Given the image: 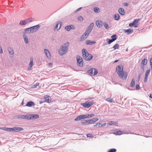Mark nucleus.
<instances>
[{
  "instance_id": "4d7b16f0",
  "label": "nucleus",
  "mask_w": 152,
  "mask_h": 152,
  "mask_svg": "<svg viewBox=\"0 0 152 152\" xmlns=\"http://www.w3.org/2000/svg\"><path fill=\"white\" fill-rule=\"evenodd\" d=\"M136 88L137 89H139V88H140L139 85L138 84L136 86Z\"/></svg>"
},
{
  "instance_id": "a19ab883",
  "label": "nucleus",
  "mask_w": 152,
  "mask_h": 152,
  "mask_svg": "<svg viewBox=\"0 0 152 152\" xmlns=\"http://www.w3.org/2000/svg\"><path fill=\"white\" fill-rule=\"evenodd\" d=\"M3 129L7 131L11 132V128H10L4 127Z\"/></svg>"
},
{
  "instance_id": "13d9d810",
  "label": "nucleus",
  "mask_w": 152,
  "mask_h": 152,
  "mask_svg": "<svg viewBox=\"0 0 152 152\" xmlns=\"http://www.w3.org/2000/svg\"><path fill=\"white\" fill-rule=\"evenodd\" d=\"M128 4L127 3H124V5L125 6H128Z\"/></svg>"
},
{
  "instance_id": "423d86ee",
  "label": "nucleus",
  "mask_w": 152,
  "mask_h": 152,
  "mask_svg": "<svg viewBox=\"0 0 152 152\" xmlns=\"http://www.w3.org/2000/svg\"><path fill=\"white\" fill-rule=\"evenodd\" d=\"M77 65L80 66H82L83 65V59L81 57L77 56Z\"/></svg>"
},
{
  "instance_id": "6ab92c4d",
  "label": "nucleus",
  "mask_w": 152,
  "mask_h": 152,
  "mask_svg": "<svg viewBox=\"0 0 152 152\" xmlns=\"http://www.w3.org/2000/svg\"><path fill=\"white\" fill-rule=\"evenodd\" d=\"M33 57H31L30 58V61L29 63V66L30 67H28V70H29L31 69V68L32 67V66L33 65Z\"/></svg>"
},
{
  "instance_id": "6e6552de",
  "label": "nucleus",
  "mask_w": 152,
  "mask_h": 152,
  "mask_svg": "<svg viewBox=\"0 0 152 152\" xmlns=\"http://www.w3.org/2000/svg\"><path fill=\"white\" fill-rule=\"evenodd\" d=\"M119 77L123 80H126L127 76V74L126 72L123 71L118 75Z\"/></svg>"
},
{
  "instance_id": "f257e3e1",
  "label": "nucleus",
  "mask_w": 152,
  "mask_h": 152,
  "mask_svg": "<svg viewBox=\"0 0 152 152\" xmlns=\"http://www.w3.org/2000/svg\"><path fill=\"white\" fill-rule=\"evenodd\" d=\"M94 26L93 23H91L89 26H88L87 29L86 30L85 33L83 34L81 37V39L82 40L85 39L88 34L90 33L93 28Z\"/></svg>"
},
{
  "instance_id": "680f3d73",
  "label": "nucleus",
  "mask_w": 152,
  "mask_h": 152,
  "mask_svg": "<svg viewBox=\"0 0 152 152\" xmlns=\"http://www.w3.org/2000/svg\"><path fill=\"white\" fill-rule=\"evenodd\" d=\"M150 97L151 98H152V97H151V94H150Z\"/></svg>"
},
{
  "instance_id": "393cba45",
  "label": "nucleus",
  "mask_w": 152,
  "mask_h": 152,
  "mask_svg": "<svg viewBox=\"0 0 152 152\" xmlns=\"http://www.w3.org/2000/svg\"><path fill=\"white\" fill-rule=\"evenodd\" d=\"M15 132H18L23 130V129L20 127H15Z\"/></svg>"
},
{
  "instance_id": "603ef678",
  "label": "nucleus",
  "mask_w": 152,
  "mask_h": 152,
  "mask_svg": "<svg viewBox=\"0 0 152 152\" xmlns=\"http://www.w3.org/2000/svg\"><path fill=\"white\" fill-rule=\"evenodd\" d=\"M82 123L83 124H85L87 123L86 120H84L82 121Z\"/></svg>"
},
{
  "instance_id": "c756f323",
  "label": "nucleus",
  "mask_w": 152,
  "mask_h": 152,
  "mask_svg": "<svg viewBox=\"0 0 152 152\" xmlns=\"http://www.w3.org/2000/svg\"><path fill=\"white\" fill-rule=\"evenodd\" d=\"M23 37H24V40L25 42L27 44L28 43V40L27 37L26 36L25 34H24Z\"/></svg>"
},
{
  "instance_id": "de8ad7c7",
  "label": "nucleus",
  "mask_w": 152,
  "mask_h": 152,
  "mask_svg": "<svg viewBox=\"0 0 152 152\" xmlns=\"http://www.w3.org/2000/svg\"><path fill=\"white\" fill-rule=\"evenodd\" d=\"M39 85V83H37L35 85H34V86H33V88H36L37 87V86H38Z\"/></svg>"
},
{
  "instance_id": "bf43d9fd",
  "label": "nucleus",
  "mask_w": 152,
  "mask_h": 152,
  "mask_svg": "<svg viewBox=\"0 0 152 152\" xmlns=\"http://www.w3.org/2000/svg\"><path fill=\"white\" fill-rule=\"evenodd\" d=\"M82 7L79 8L77 9L76 11V12H78V11H80L82 9Z\"/></svg>"
},
{
  "instance_id": "473e14b6",
  "label": "nucleus",
  "mask_w": 152,
  "mask_h": 152,
  "mask_svg": "<svg viewBox=\"0 0 152 152\" xmlns=\"http://www.w3.org/2000/svg\"><path fill=\"white\" fill-rule=\"evenodd\" d=\"M103 25L104 27L107 29H109V27L107 24V23L105 22L103 23Z\"/></svg>"
},
{
  "instance_id": "e2e57ef3",
  "label": "nucleus",
  "mask_w": 152,
  "mask_h": 152,
  "mask_svg": "<svg viewBox=\"0 0 152 152\" xmlns=\"http://www.w3.org/2000/svg\"><path fill=\"white\" fill-rule=\"evenodd\" d=\"M134 27H137V26L135 25L134 26Z\"/></svg>"
},
{
  "instance_id": "cd10ccee",
  "label": "nucleus",
  "mask_w": 152,
  "mask_h": 152,
  "mask_svg": "<svg viewBox=\"0 0 152 152\" xmlns=\"http://www.w3.org/2000/svg\"><path fill=\"white\" fill-rule=\"evenodd\" d=\"M8 51H9L10 53V54L12 55L14 54V51H13V49L12 48H9L8 49Z\"/></svg>"
},
{
  "instance_id": "20e7f679",
  "label": "nucleus",
  "mask_w": 152,
  "mask_h": 152,
  "mask_svg": "<svg viewBox=\"0 0 152 152\" xmlns=\"http://www.w3.org/2000/svg\"><path fill=\"white\" fill-rule=\"evenodd\" d=\"M39 28V25H37L25 29V31L27 33H33L37 31Z\"/></svg>"
},
{
  "instance_id": "39448f33",
  "label": "nucleus",
  "mask_w": 152,
  "mask_h": 152,
  "mask_svg": "<svg viewBox=\"0 0 152 152\" xmlns=\"http://www.w3.org/2000/svg\"><path fill=\"white\" fill-rule=\"evenodd\" d=\"M94 103V102L93 100H88L85 102L81 103L80 104L84 108H88L92 105Z\"/></svg>"
},
{
  "instance_id": "58836bf2",
  "label": "nucleus",
  "mask_w": 152,
  "mask_h": 152,
  "mask_svg": "<svg viewBox=\"0 0 152 152\" xmlns=\"http://www.w3.org/2000/svg\"><path fill=\"white\" fill-rule=\"evenodd\" d=\"M140 20V19H135L133 21L132 23H134V25L135 24L137 23Z\"/></svg>"
},
{
  "instance_id": "412c9836",
  "label": "nucleus",
  "mask_w": 152,
  "mask_h": 152,
  "mask_svg": "<svg viewBox=\"0 0 152 152\" xmlns=\"http://www.w3.org/2000/svg\"><path fill=\"white\" fill-rule=\"evenodd\" d=\"M118 12L121 15H124L125 13L124 10L122 8H121L118 9Z\"/></svg>"
},
{
  "instance_id": "bb28decb",
  "label": "nucleus",
  "mask_w": 152,
  "mask_h": 152,
  "mask_svg": "<svg viewBox=\"0 0 152 152\" xmlns=\"http://www.w3.org/2000/svg\"><path fill=\"white\" fill-rule=\"evenodd\" d=\"M31 114L25 115V119L30 120L31 119Z\"/></svg>"
},
{
  "instance_id": "9d476101",
  "label": "nucleus",
  "mask_w": 152,
  "mask_h": 152,
  "mask_svg": "<svg viewBox=\"0 0 152 152\" xmlns=\"http://www.w3.org/2000/svg\"><path fill=\"white\" fill-rule=\"evenodd\" d=\"M94 115L93 114H87L86 115H80V118H81V119H84L86 118H90L92 117H93L94 116Z\"/></svg>"
},
{
  "instance_id": "aec40b11",
  "label": "nucleus",
  "mask_w": 152,
  "mask_h": 152,
  "mask_svg": "<svg viewBox=\"0 0 152 152\" xmlns=\"http://www.w3.org/2000/svg\"><path fill=\"white\" fill-rule=\"evenodd\" d=\"M96 43V42L94 41H91L89 40H87L86 41V44L87 45H91Z\"/></svg>"
},
{
  "instance_id": "f8f14e48",
  "label": "nucleus",
  "mask_w": 152,
  "mask_h": 152,
  "mask_svg": "<svg viewBox=\"0 0 152 152\" xmlns=\"http://www.w3.org/2000/svg\"><path fill=\"white\" fill-rule=\"evenodd\" d=\"M106 124V123H103L102 124H101L99 123H96V124L94 125V126L95 127L96 126H98V128H100L102 127L103 126H105Z\"/></svg>"
},
{
  "instance_id": "a211bd4d",
  "label": "nucleus",
  "mask_w": 152,
  "mask_h": 152,
  "mask_svg": "<svg viewBox=\"0 0 152 152\" xmlns=\"http://www.w3.org/2000/svg\"><path fill=\"white\" fill-rule=\"evenodd\" d=\"M46 56L48 58H49L50 57V54L49 51L46 49H45L44 50Z\"/></svg>"
},
{
  "instance_id": "a878e982",
  "label": "nucleus",
  "mask_w": 152,
  "mask_h": 152,
  "mask_svg": "<svg viewBox=\"0 0 152 152\" xmlns=\"http://www.w3.org/2000/svg\"><path fill=\"white\" fill-rule=\"evenodd\" d=\"M125 33H127L128 34H130L133 32V30L131 29H126L124 30Z\"/></svg>"
},
{
  "instance_id": "7ed1b4c3",
  "label": "nucleus",
  "mask_w": 152,
  "mask_h": 152,
  "mask_svg": "<svg viewBox=\"0 0 152 152\" xmlns=\"http://www.w3.org/2000/svg\"><path fill=\"white\" fill-rule=\"evenodd\" d=\"M69 45V43L67 42L61 46V48L59 51V53L60 55L62 56L67 52Z\"/></svg>"
},
{
  "instance_id": "0eeeda50",
  "label": "nucleus",
  "mask_w": 152,
  "mask_h": 152,
  "mask_svg": "<svg viewBox=\"0 0 152 152\" xmlns=\"http://www.w3.org/2000/svg\"><path fill=\"white\" fill-rule=\"evenodd\" d=\"M88 73L91 75L94 76L97 74L98 71L97 69L92 68L89 70Z\"/></svg>"
},
{
  "instance_id": "f03ea898",
  "label": "nucleus",
  "mask_w": 152,
  "mask_h": 152,
  "mask_svg": "<svg viewBox=\"0 0 152 152\" xmlns=\"http://www.w3.org/2000/svg\"><path fill=\"white\" fill-rule=\"evenodd\" d=\"M82 52L83 57L84 59L86 60H90L92 59V55L89 54L86 49L84 48L82 50Z\"/></svg>"
},
{
  "instance_id": "1a4fd4ad",
  "label": "nucleus",
  "mask_w": 152,
  "mask_h": 152,
  "mask_svg": "<svg viewBox=\"0 0 152 152\" xmlns=\"http://www.w3.org/2000/svg\"><path fill=\"white\" fill-rule=\"evenodd\" d=\"M123 67L121 65L118 66L116 69V72L118 75L123 71Z\"/></svg>"
},
{
  "instance_id": "7c9ffc66",
  "label": "nucleus",
  "mask_w": 152,
  "mask_h": 152,
  "mask_svg": "<svg viewBox=\"0 0 152 152\" xmlns=\"http://www.w3.org/2000/svg\"><path fill=\"white\" fill-rule=\"evenodd\" d=\"M120 16L118 14H116L115 15L114 18L115 20H118L119 19Z\"/></svg>"
},
{
  "instance_id": "e433bc0d",
  "label": "nucleus",
  "mask_w": 152,
  "mask_h": 152,
  "mask_svg": "<svg viewBox=\"0 0 152 152\" xmlns=\"http://www.w3.org/2000/svg\"><path fill=\"white\" fill-rule=\"evenodd\" d=\"M116 39V38L112 39H109L108 41V44H110L111 43L114 41Z\"/></svg>"
},
{
  "instance_id": "ddd939ff",
  "label": "nucleus",
  "mask_w": 152,
  "mask_h": 152,
  "mask_svg": "<svg viewBox=\"0 0 152 152\" xmlns=\"http://www.w3.org/2000/svg\"><path fill=\"white\" fill-rule=\"evenodd\" d=\"M75 27L72 25L67 26H65V29L67 31H69L71 29H75Z\"/></svg>"
},
{
  "instance_id": "dca6fc26",
  "label": "nucleus",
  "mask_w": 152,
  "mask_h": 152,
  "mask_svg": "<svg viewBox=\"0 0 152 152\" xmlns=\"http://www.w3.org/2000/svg\"><path fill=\"white\" fill-rule=\"evenodd\" d=\"M96 24L97 26L99 28H101L102 26V23L101 20H97L96 21Z\"/></svg>"
},
{
  "instance_id": "b1692460",
  "label": "nucleus",
  "mask_w": 152,
  "mask_h": 152,
  "mask_svg": "<svg viewBox=\"0 0 152 152\" xmlns=\"http://www.w3.org/2000/svg\"><path fill=\"white\" fill-rule=\"evenodd\" d=\"M31 119H34L37 118L39 117V115L38 114H31Z\"/></svg>"
},
{
  "instance_id": "4be33fe9",
  "label": "nucleus",
  "mask_w": 152,
  "mask_h": 152,
  "mask_svg": "<svg viewBox=\"0 0 152 152\" xmlns=\"http://www.w3.org/2000/svg\"><path fill=\"white\" fill-rule=\"evenodd\" d=\"M34 105V103L31 101L28 102L26 105L28 107H31Z\"/></svg>"
},
{
  "instance_id": "c03bdc74",
  "label": "nucleus",
  "mask_w": 152,
  "mask_h": 152,
  "mask_svg": "<svg viewBox=\"0 0 152 152\" xmlns=\"http://www.w3.org/2000/svg\"><path fill=\"white\" fill-rule=\"evenodd\" d=\"M150 71V70L148 69L145 72V75L148 76L149 74Z\"/></svg>"
},
{
  "instance_id": "f704fd0d",
  "label": "nucleus",
  "mask_w": 152,
  "mask_h": 152,
  "mask_svg": "<svg viewBox=\"0 0 152 152\" xmlns=\"http://www.w3.org/2000/svg\"><path fill=\"white\" fill-rule=\"evenodd\" d=\"M106 100L108 102H110L112 103L114 102H113V99H111L110 98H107Z\"/></svg>"
},
{
  "instance_id": "2eb2a0df",
  "label": "nucleus",
  "mask_w": 152,
  "mask_h": 152,
  "mask_svg": "<svg viewBox=\"0 0 152 152\" xmlns=\"http://www.w3.org/2000/svg\"><path fill=\"white\" fill-rule=\"evenodd\" d=\"M147 62V60L145 58L143 59L141 62V66L143 68L144 67L145 65H146Z\"/></svg>"
},
{
  "instance_id": "8fccbe9b",
  "label": "nucleus",
  "mask_w": 152,
  "mask_h": 152,
  "mask_svg": "<svg viewBox=\"0 0 152 152\" xmlns=\"http://www.w3.org/2000/svg\"><path fill=\"white\" fill-rule=\"evenodd\" d=\"M87 136L88 137H93V135L92 134H87Z\"/></svg>"
},
{
  "instance_id": "052dcab7",
  "label": "nucleus",
  "mask_w": 152,
  "mask_h": 152,
  "mask_svg": "<svg viewBox=\"0 0 152 152\" xmlns=\"http://www.w3.org/2000/svg\"><path fill=\"white\" fill-rule=\"evenodd\" d=\"M118 60H116L114 61V63H116L118 61Z\"/></svg>"
},
{
  "instance_id": "2f4dec72",
  "label": "nucleus",
  "mask_w": 152,
  "mask_h": 152,
  "mask_svg": "<svg viewBox=\"0 0 152 152\" xmlns=\"http://www.w3.org/2000/svg\"><path fill=\"white\" fill-rule=\"evenodd\" d=\"M94 11L95 12L98 13L100 12V10L98 7H96L94 9Z\"/></svg>"
},
{
  "instance_id": "9b49d317",
  "label": "nucleus",
  "mask_w": 152,
  "mask_h": 152,
  "mask_svg": "<svg viewBox=\"0 0 152 152\" xmlns=\"http://www.w3.org/2000/svg\"><path fill=\"white\" fill-rule=\"evenodd\" d=\"M31 21L29 19H26L24 20L20 21V24L22 25H25L27 23H29Z\"/></svg>"
},
{
  "instance_id": "09e8293b",
  "label": "nucleus",
  "mask_w": 152,
  "mask_h": 152,
  "mask_svg": "<svg viewBox=\"0 0 152 152\" xmlns=\"http://www.w3.org/2000/svg\"><path fill=\"white\" fill-rule=\"evenodd\" d=\"M148 77V76L145 75V78H144V82H146L147 81Z\"/></svg>"
},
{
  "instance_id": "c9c22d12",
  "label": "nucleus",
  "mask_w": 152,
  "mask_h": 152,
  "mask_svg": "<svg viewBox=\"0 0 152 152\" xmlns=\"http://www.w3.org/2000/svg\"><path fill=\"white\" fill-rule=\"evenodd\" d=\"M91 120L92 122V124H93V123L99 120V118H93L91 119Z\"/></svg>"
},
{
  "instance_id": "5701e85b",
  "label": "nucleus",
  "mask_w": 152,
  "mask_h": 152,
  "mask_svg": "<svg viewBox=\"0 0 152 152\" xmlns=\"http://www.w3.org/2000/svg\"><path fill=\"white\" fill-rule=\"evenodd\" d=\"M62 24V22H60L59 23L57 24L55 28L56 29H57V30L60 29L61 27Z\"/></svg>"
},
{
  "instance_id": "3c124183",
  "label": "nucleus",
  "mask_w": 152,
  "mask_h": 152,
  "mask_svg": "<svg viewBox=\"0 0 152 152\" xmlns=\"http://www.w3.org/2000/svg\"><path fill=\"white\" fill-rule=\"evenodd\" d=\"M116 37H117L116 35H113L111 36V38H112V39L116 38V39H117Z\"/></svg>"
},
{
  "instance_id": "6e6d98bb",
  "label": "nucleus",
  "mask_w": 152,
  "mask_h": 152,
  "mask_svg": "<svg viewBox=\"0 0 152 152\" xmlns=\"http://www.w3.org/2000/svg\"><path fill=\"white\" fill-rule=\"evenodd\" d=\"M48 65L50 67H52L53 65L51 63H49L48 64Z\"/></svg>"
},
{
  "instance_id": "37998d69",
  "label": "nucleus",
  "mask_w": 152,
  "mask_h": 152,
  "mask_svg": "<svg viewBox=\"0 0 152 152\" xmlns=\"http://www.w3.org/2000/svg\"><path fill=\"white\" fill-rule=\"evenodd\" d=\"M78 19L79 21H82L83 20V18L81 16H80L78 18Z\"/></svg>"
},
{
  "instance_id": "4468645a",
  "label": "nucleus",
  "mask_w": 152,
  "mask_h": 152,
  "mask_svg": "<svg viewBox=\"0 0 152 152\" xmlns=\"http://www.w3.org/2000/svg\"><path fill=\"white\" fill-rule=\"evenodd\" d=\"M51 98L48 95H45V96L44 99L47 102L49 103L51 102Z\"/></svg>"
},
{
  "instance_id": "0e129e2a",
  "label": "nucleus",
  "mask_w": 152,
  "mask_h": 152,
  "mask_svg": "<svg viewBox=\"0 0 152 152\" xmlns=\"http://www.w3.org/2000/svg\"><path fill=\"white\" fill-rule=\"evenodd\" d=\"M21 104H22V105H23V104L24 103H23V102H22V103Z\"/></svg>"
},
{
  "instance_id": "a18cd8bd",
  "label": "nucleus",
  "mask_w": 152,
  "mask_h": 152,
  "mask_svg": "<svg viewBox=\"0 0 152 152\" xmlns=\"http://www.w3.org/2000/svg\"><path fill=\"white\" fill-rule=\"evenodd\" d=\"M150 66H151V69L152 70V58H151L150 59Z\"/></svg>"
},
{
  "instance_id": "79ce46f5",
  "label": "nucleus",
  "mask_w": 152,
  "mask_h": 152,
  "mask_svg": "<svg viewBox=\"0 0 152 152\" xmlns=\"http://www.w3.org/2000/svg\"><path fill=\"white\" fill-rule=\"evenodd\" d=\"M18 118L25 119V115H20L18 117Z\"/></svg>"
},
{
  "instance_id": "f3484780",
  "label": "nucleus",
  "mask_w": 152,
  "mask_h": 152,
  "mask_svg": "<svg viewBox=\"0 0 152 152\" xmlns=\"http://www.w3.org/2000/svg\"><path fill=\"white\" fill-rule=\"evenodd\" d=\"M107 124L109 126L114 125L116 126H118V123L117 122H114L113 121H110L107 123Z\"/></svg>"
},
{
  "instance_id": "864d4df0",
  "label": "nucleus",
  "mask_w": 152,
  "mask_h": 152,
  "mask_svg": "<svg viewBox=\"0 0 152 152\" xmlns=\"http://www.w3.org/2000/svg\"><path fill=\"white\" fill-rule=\"evenodd\" d=\"M15 127L11 128V132L12 131V132H15Z\"/></svg>"
},
{
  "instance_id": "49530a36",
  "label": "nucleus",
  "mask_w": 152,
  "mask_h": 152,
  "mask_svg": "<svg viewBox=\"0 0 152 152\" xmlns=\"http://www.w3.org/2000/svg\"><path fill=\"white\" fill-rule=\"evenodd\" d=\"M87 123L88 124H92L91 120H86Z\"/></svg>"
},
{
  "instance_id": "72a5a7b5",
  "label": "nucleus",
  "mask_w": 152,
  "mask_h": 152,
  "mask_svg": "<svg viewBox=\"0 0 152 152\" xmlns=\"http://www.w3.org/2000/svg\"><path fill=\"white\" fill-rule=\"evenodd\" d=\"M114 134L116 135H121L122 134V132L120 131H115L114 132Z\"/></svg>"
},
{
  "instance_id": "5fc2aeb1",
  "label": "nucleus",
  "mask_w": 152,
  "mask_h": 152,
  "mask_svg": "<svg viewBox=\"0 0 152 152\" xmlns=\"http://www.w3.org/2000/svg\"><path fill=\"white\" fill-rule=\"evenodd\" d=\"M134 25V24L133 23H129V26L130 27H132Z\"/></svg>"
},
{
  "instance_id": "c85d7f7f",
  "label": "nucleus",
  "mask_w": 152,
  "mask_h": 152,
  "mask_svg": "<svg viewBox=\"0 0 152 152\" xmlns=\"http://www.w3.org/2000/svg\"><path fill=\"white\" fill-rule=\"evenodd\" d=\"M135 79H134L133 78L132 79V82L130 84V86L131 87H134L135 85Z\"/></svg>"
},
{
  "instance_id": "ea45409f",
  "label": "nucleus",
  "mask_w": 152,
  "mask_h": 152,
  "mask_svg": "<svg viewBox=\"0 0 152 152\" xmlns=\"http://www.w3.org/2000/svg\"><path fill=\"white\" fill-rule=\"evenodd\" d=\"M81 120V118H80V115L77 116L75 119V121H79Z\"/></svg>"
},
{
  "instance_id": "4c0bfd02",
  "label": "nucleus",
  "mask_w": 152,
  "mask_h": 152,
  "mask_svg": "<svg viewBox=\"0 0 152 152\" xmlns=\"http://www.w3.org/2000/svg\"><path fill=\"white\" fill-rule=\"evenodd\" d=\"M119 47V45L118 44H116L113 47V48H114V50H115L116 49H118Z\"/></svg>"
}]
</instances>
